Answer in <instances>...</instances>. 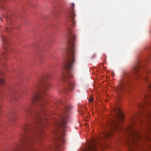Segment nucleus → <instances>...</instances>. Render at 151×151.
<instances>
[{"instance_id":"nucleus-1","label":"nucleus","mask_w":151,"mask_h":151,"mask_svg":"<svg viewBox=\"0 0 151 151\" xmlns=\"http://www.w3.org/2000/svg\"><path fill=\"white\" fill-rule=\"evenodd\" d=\"M47 76L42 77L35 82L31 90V94L26 106L23 109L25 117L32 120L31 124H24L19 132V142L15 143L13 151H35L32 147L35 142H40L45 135L44 128L47 126V118L44 109L45 92L50 88V83Z\"/></svg>"},{"instance_id":"nucleus-2","label":"nucleus","mask_w":151,"mask_h":151,"mask_svg":"<svg viewBox=\"0 0 151 151\" xmlns=\"http://www.w3.org/2000/svg\"><path fill=\"white\" fill-rule=\"evenodd\" d=\"M124 119L123 114H115L111 117L108 122L105 132L97 139H93L90 141L89 145L83 151H97V145L99 142L109 139L113 134L114 132L125 131L127 134V138L126 143L130 147V151H151V146L147 147V148L143 147L139 145L140 141L143 143L147 139H150L147 136H142L133 129L132 124L128 126L125 129L119 124V120L122 121Z\"/></svg>"},{"instance_id":"nucleus-3","label":"nucleus","mask_w":151,"mask_h":151,"mask_svg":"<svg viewBox=\"0 0 151 151\" xmlns=\"http://www.w3.org/2000/svg\"><path fill=\"white\" fill-rule=\"evenodd\" d=\"M75 38H68L67 44L68 49L67 50V56L64 65L65 71L62 75L63 81L66 83L67 88L70 90L73 89L75 84L74 82L71 70L73 68V64L76 60L75 56Z\"/></svg>"},{"instance_id":"nucleus-4","label":"nucleus","mask_w":151,"mask_h":151,"mask_svg":"<svg viewBox=\"0 0 151 151\" xmlns=\"http://www.w3.org/2000/svg\"><path fill=\"white\" fill-rule=\"evenodd\" d=\"M70 109V106H65L62 113L59 116L58 120H55V125L57 129L54 132L53 139L55 147L52 148L51 146L47 147V151H60L61 145L63 144L65 139L63 137L65 128L66 127L67 121L69 117V111Z\"/></svg>"},{"instance_id":"nucleus-5","label":"nucleus","mask_w":151,"mask_h":151,"mask_svg":"<svg viewBox=\"0 0 151 151\" xmlns=\"http://www.w3.org/2000/svg\"><path fill=\"white\" fill-rule=\"evenodd\" d=\"M144 100L142 103L138 105L139 108L142 109L140 111V113L142 115L146 122L148 124V129L151 132V111L148 110L146 111V108L148 106H151V96L147 93H145L143 95Z\"/></svg>"},{"instance_id":"nucleus-6","label":"nucleus","mask_w":151,"mask_h":151,"mask_svg":"<svg viewBox=\"0 0 151 151\" xmlns=\"http://www.w3.org/2000/svg\"><path fill=\"white\" fill-rule=\"evenodd\" d=\"M142 65L139 62H137L133 65L132 76L134 77H140L147 83V91L149 92L151 90V80H149L147 77V74L149 72L146 70H141Z\"/></svg>"},{"instance_id":"nucleus-7","label":"nucleus","mask_w":151,"mask_h":151,"mask_svg":"<svg viewBox=\"0 0 151 151\" xmlns=\"http://www.w3.org/2000/svg\"><path fill=\"white\" fill-rule=\"evenodd\" d=\"M127 77L128 76H126L125 78L121 80L119 83L118 87L115 88V91L118 96H119L121 95L128 84L129 79Z\"/></svg>"},{"instance_id":"nucleus-8","label":"nucleus","mask_w":151,"mask_h":151,"mask_svg":"<svg viewBox=\"0 0 151 151\" xmlns=\"http://www.w3.org/2000/svg\"><path fill=\"white\" fill-rule=\"evenodd\" d=\"M75 4L73 3L71 5V8L70 9L68 14V17L70 19V20L72 22L73 25L72 26L73 27L76 24L74 17L75 16L74 11V7Z\"/></svg>"},{"instance_id":"nucleus-9","label":"nucleus","mask_w":151,"mask_h":151,"mask_svg":"<svg viewBox=\"0 0 151 151\" xmlns=\"http://www.w3.org/2000/svg\"><path fill=\"white\" fill-rule=\"evenodd\" d=\"M2 41L4 44L3 49L5 52H6L8 48L9 43L6 38H3Z\"/></svg>"},{"instance_id":"nucleus-10","label":"nucleus","mask_w":151,"mask_h":151,"mask_svg":"<svg viewBox=\"0 0 151 151\" xmlns=\"http://www.w3.org/2000/svg\"><path fill=\"white\" fill-rule=\"evenodd\" d=\"M67 33L69 36L72 37V38H76L77 37L76 35L73 33L70 28H69L68 30Z\"/></svg>"},{"instance_id":"nucleus-11","label":"nucleus","mask_w":151,"mask_h":151,"mask_svg":"<svg viewBox=\"0 0 151 151\" xmlns=\"http://www.w3.org/2000/svg\"><path fill=\"white\" fill-rule=\"evenodd\" d=\"M12 27H6V31L9 33L11 32L12 31Z\"/></svg>"},{"instance_id":"nucleus-12","label":"nucleus","mask_w":151,"mask_h":151,"mask_svg":"<svg viewBox=\"0 0 151 151\" xmlns=\"http://www.w3.org/2000/svg\"><path fill=\"white\" fill-rule=\"evenodd\" d=\"M54 103L56 105H58V104H62L61 102L59 100H56V101H55Z\"/></svg>"},{"instance_id":"nucleus-13","label":"nucleus","mask_w":151,"mask_h":151,"mask_svg":"<svg viewBox=\"0 0 151 151\" xmlns=\"http://www.w3.org/2000/svg\"><path fill=\"white\" fill-rule=\"evenodd\" d=\"M89 101L90 102H92L93 101V99L92 98H90L89 99Z\"/></svg>"},{"instance_id":"nucleus-14","label":"nucleus","mask_w":151,"mask_h":151,"mask_svg":"<svg viewBox=\"0 0 151 151\" xmlns=\"http://www.w3.org/2000/svg\"><path fill=\"white\" fill-rule=\"evenodd\" d=\"M147 50L151 52V48H150V47L148 48H147Z\"/></svg>"},{"instance_id":"nucleus-15","label":"nucleus","mask_w":151,"mask_h":151,"mask_svg":"<svg viewBox=\"0 0 151 151\" xmlns=\"http://www.w3.org/2000/svg\"><path fill=\"white\" fill-rule=\"evenodd\" d=\"M151 57V53H150L149 55L148 59H150V58Z\"/></svg>"},{"instance_id":"nucleus-16","label":"nucleus","mask_w":151,"mask_h":151,"mask_svg":"<svg viewBox=\"0 0 151 151\" xmlns=\"http://www.w3.org/2000/svg\"><path fill=\"white\" fill-rule=\"evenodd\" d=\"M1 106L0 105V111H1Z\"/></svg>"},{"instance_id":"nucleus-17","label":"nucleus","mask_w":151,"mask_h":151,"mask_svg":"<svg viewBox=\"0 0 151 151\" xmlns=\"http://www.w3.org/2000/svg\"><path fill=\"white\" fill-rule=\"evenodd\" d=\"M101 145H100V147H101Z\"/></svg>"},{"instance_id":"nucleus-18","label":"nucleus","mask_w":151,"mask_h":151,"mask_svg":"<svg viewBox=\"0 0 151 151\" xmlns=\"http://www.w3.org/2000/svg\"><path fill=\"white\" fill-rule=\"evenodd\" d=\"M2 55L3 56H4V55H3V54H2Z\"/></svg>"}]
</instances>
